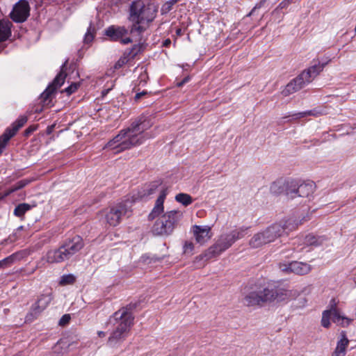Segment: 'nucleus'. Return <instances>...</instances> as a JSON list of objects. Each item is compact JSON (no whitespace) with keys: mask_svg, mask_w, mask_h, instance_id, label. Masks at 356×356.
Here are the masks:
<instances>
[{"mask_svg":"<svg viewBox=\"0 0 356 356\" xmlns=\"http://www.w3.org/2000/svg\"><path fill=\"white\" fill-rule=\"evenodd\" d=\"M152 126L149 121L139 119L133 122L127 129L120 132L111 140L106 147L119 153L133 147L143 144L149 136L145 131Z\"/></svg>","mask_w":356,"mask_h":356,"instance_id":"nucleus-1","label":"nucleus"},{"mask_svg":"<svg viewBox=\"0 0 356 356\" xmlns=\"http://www.w3.org/2000/svg\"><path fill=\"white\" fill-rule=\"evenodd\" d=\"M157 7L154 3L145 5L141 0L132 2L130 6L129 20L133 23L131 33H143L156 15Z\"/></svg>","mask_w":356,"mask_h":356,"instance_id":"nucleus-2","label":"nucleus"},{"mask_svg":"<svg viewBox=\"0 0 356 356\" xmlns=\"http://www.w3.org/2000/svg\"><path fill=\"white\" fill-rule=\"evenodd\" d=\"M247 227H239L228 233L220 234L216 243L210 246L203 254L195 257V261L202 259L208 261L216 257L229 249L237 240L243 238L247 232Z\"/></svg>","mask_w":356,"mask_h":356,"instance_id":"nucleus-3","label":"nucleus"},{"mask_svg":"<svg viewBox=\"0 0 356 356\" xmlns=\"http://www.w3.org/2000/svg\"><path fill=\"white\" fill-rule=\"evenodd\" d=\"M325 63H321L318 60H314L312 65L307 69L303 70L298 76L292 79L282 90V94L289 96L296 92L312 81L323 71Z\"/></svg>","mask_w":356,"mask_h":356,"instance_id":"nucleus-4","label":"nucleus"},{"mask_svg":"<svg viewBox=\"0 0 356 356\" xmlns=\"http://www.w3.org/2000/svg\"><path fill=\"white\" fill-rule=\"evenodd\" d=\"M113 318L115 321V329L108 339V343L110 346H113L127 338L134 321L132 314L124 308L115 312Z\"/></svg>","mask_w":356,"mask_h":356,"instance_id":"nucleus-5","label":"nucleus"},{"mask_svg":"<svg viewBox=\"0 0 356 356\" xmlns=\"http://www.w3.org/2000/svg\"><path fill=\"white\" fill-rule=\"evenodd\" d=\"M132 202L126 200L112 207L107 208L102 212L106 223L112 227L118 225L123 217H129L131 215Z\"/></svg>","mask_w":356,"mask_h":356,"instance_id":"nucleus-6","label":"nucleus"},{"mask_svg":"<svg viewBox=\"0 0 356 356\" xmlns=\"http://www.w3.org/2000/svg\"><path fill=\"white\" fill-rule=\"evenodd\" d=\"M283 234L281 222L274 223L265 229L255 234L250 240L249 245L252 248H257L267 243L273 242Z\"/></svg>","mask_w":356,"mask_h":356,"instance_id":"nucleus-7","label":"nucleus"},{"mask_svg":"<svg viewBox=\"0 0 356 356\" xmlns=\"http://www.w3.org/2000/svg\"><path fill=\"white\" fill-rule=\"evenodd\" d=\"M268 287H263L255 284L249 288L244 296V304L248 307L259 305L261 303L268 302L270 296Z\"/></svg>","mask_w":356,"mask_h":356,"instance_id":"nucleus-8","label":"nucleus"},{"mask_svg":"<svg viewBox=\"0 0 356 356\" xmlns=\"http://www.w3.org/2000/svg\"><path fill=\"white\" fill-rule=\"evenodd\" d=\"M177 220V212L171 211L163 215L152 227V232L154 235H168L173 231Z\"/></svg>","mask_w":356,"mask_h":356,"instance_id":"nucleus-9","label":"nucleus"},{"mask_svg":"<svg viewBox=\"0 0 356 356\" xmlns=\"http://www.w3.org/2000/svg\"><path fill=\"white\" fill-rule=\"evenodd\" d=\"M279 268L286 275L293 273L298 275H307L312 269L311 265L309 264L299 261L280 263Z\"/></svg>","mask_w":356,"mask_h":356,"instance_id":"nucleus-10","label":"nucleus"},{"mask_svg":"<svg viewBox=\"0 0 356 356\" xmlns=\"http://www.w3.org/2000/svg\"><path fill=\"white\" fill-rule=\"evenodd\" d=\"M29 14L30 7L28 1L20 0L14 6L10 16L15 22L22 23L26 20Z\"/></svg>","mask_w":356,"mask_h":356,"instance_id":"nucleus-11","label":"nucleus"},{"mask_svg":"<svg viewBox=\"0 0 356 356\" xmlns=\"http://www.w3.org/2000/svg\"><path fill=\"white\" fill-rule=\"evenodd\" d=\"M26 122L27 118L26 116H21L13 124L12 128H8L6 130L4 134L0 137V154L3 152L10 138L15 136L19 129L23 127Z\"/></svg>","mask_w":356,"mask_h":356,"instance_id":"nucleus-12","label":"nucleus"},{"mask_svg":"<svg viewBox=\"0 0 356 356\" xmlns=\"http://www.w3.org/2000/svg\"><path fill=\"white\" fill-rule=\"evenodd\" d=\"M211 228L209 225H193L191 232L197 243L200 245H204L211 238Z\"/></svg>","mask_w":356,"mask_h":356,"instance_id":"nucleus-13","label":"nucleus"},{"mask_svg":"<svg viewBox=\"0 0 356 356\" xmlns=\"http://www.w3.org/2000/svg\"><path fill=\"white\" fill-rule=\"evenodd\" d=\"M106 35L113 41L120 40L122 44H127L131 42L129 37H125L128 33V29L124 26H114L108 27L106 31Z\"/></svg>","mask_w":356,"mask_h":356,"instance_id":"nucleus-14","label":"nucleus"},{"mask_svg":"<svg viewBox=\"0 0 356 356\" xmlns=\"http://www.w3.org/2000/svg\"><path fill=\"white\" fill-rule=\"evenodd\" d=\"M62 246L64 248L63 250L68 259L82 249L83 247V239L80 236H76Z\"/></svg>","mask_w":356,"mask_h":356,"instance_id":"nucleus-15","label":"nucleus"},{"mask_svg":"<svg viewBox=\"0 0 356 356\" xmlns=\"http://www.w3.org/2000/svg\"><path fill=\"white\" fill-rule=\"evenodd\" d=\"M65 74L63 72H60L54 79L52 83L49 85L47 89L41 94V99L46 102L51 95L56 90V88L60 87L65 81Z\"/></svg>","mask_w":356,"mask_h":356,"instance_id":"nucleus-16","label":"nucleus"},{"mask_svg":"<svg viewBox=\"0 0 356 356\" xmlns=\"http://www.w3.org/2000/svg\"><path fill=\"white\" fill-rule=\"evenodd\" d=\"M63 248V246H60L58 249L49 250L45 257L46 261L53 264L60 263L67 259Z\"/></svg>","mask_w":356,"mask_h":356,"instance_id":"nucleus-17","label":"nucleus"},{"mask_svg":"<svg viewBox=\"0 0 356 356\" xmlns=\"http://www.w3.org/2000/svg\"><path fill=\"white\" fill-rule=\"evenodd\" d=\"M52 300L51 294H43L40 296L38 301L33 305V311L37 314L45 309Z\"/></svg>","mask_w":356,"mask_h":356,"instance_id":"nucleus-18","label":"nucleus"},{"mask_svg":"<svg viewBox=\"0 0 356 356\" xmlns=\"http://www.w3.org/2000/svg\"><path fill=\"white\" fill-rule=\"evenodd\" d=\"M166 193L164 191H161L159 197L157 198L155 205L152 211V212L149 214V219L153 220L157 216H159L163 211V202L165 198Z\"/></svg>","mask_w":356,"mask_h":356,"instance_id":"nucleus-19","label":"nucleus"},{"mask_svg":"<svg viewBox=\"0 0 356 356\" xmlns=\"http://www.w3.org/2000/svg\"><path fill=\"white\" fill-rule=\"evenodd\" d=\"M315 184L314 182L303 183L300 185L298 184L297 197H308L314 192Z\"/></svg>","mask_w":356,"mask_h":356,"instance_id":"nucleus-20","label":"nucleus"},{"mask_svg":"<svg viewBox=\"0 0 356 356\" xmlns=\"http://www.w3.org/2000/svg\"><path fill=\"white\" fill-rule=\"evenodd\" d=\"M309 220V216H304L301 220H298L294 218H289L287 219L284 224H282V227H283V234L291 232L295 230L299 225H301L304 221H307Z\"/></svg>","mask_w":356,"mask_h":356,"instance_id":"nucleus-21","label":"nucleus"},{"mask_svg":"<svg viewBox=\"0 0 356 356\" xmlns=\"http://www.w3.org/2000/svg\"><path fill=\"white\" fill-rule=\"evenodd\" d=\"M12 26L9 20H0V42L6 40L11 35Z\"/></svg>","mask_w":356,"mask_h":356,"instance_id":"nucleus-22","label":"nucleus"},{"mask_svg":"<svg viewBox=\"0 0 356 356\" xmlns=\"http://www.w3.org/2000/svg\"><path fill=\"white\" fill-rule=\"evenodd\" d=\"M268 292L270 296V300L268 302H272L274 300L277 301H282L284 300L288 297V291L284 289L281 288H274L270 289L268 288Z\"/></svg>","mask_w":356,"mask_h":356,"instance_id":"nucleus-23","label":"nucleus"},{"mask_svg":"<svg viewBox=\"0 0 356 356\" xmlns=\"http://www.w3.org/2000/svg\"><path fill=\"white\" fill-rule=\"evenodd\" d=\"M298 183L294 180L284 181V193L289 198L293 199L297 197Z\"/></svg>","mask_w":356,"mask_h":356,"instance_id":"nucleus-24","label":"nucleus"},{"mask_svg":"<svg viewBox=\"0 0 356 356\" xmlns=\"http://www.w3.org/2000/svg\"><path fill=\"white\" fill-rule=\"evenodd\" d=\"M332 321L343 327H346L350 324V323L353 321V319L346 316H341L339 311L334 308L333 309Z\"/></svg>","mask_w":356,"mask_h":356,"instance_id":"nucleus-25","label":"nucleus"},{"mask_svg":"<svg viewBox=\"0 0 356 356\" xmlns=\"http://www.w3.org/2000/svg\"><path fill=\"white\" fill-rule=\"evenodd\" d=\"M23 257L22 252L14 253L2 260H0V269L7 268L13 264L15 261L19 260Z\"/></svg>","mask_w":356,"mask_h":356,"instance_id":"nucleus-26","label":"nucleus"},{"mask_svg":"<svg viewBox=\"0 0 356 356\" xmlns=\"http://www.w3.org/2000/svg\"><path fill=\"white\" fill-rule=\"evenodd\" d=\"M349 344V340L348 339L346 332H342L341 333V339L337 341V347L334 350L339 353L346 354V349Z\"/></svg>","mask_w":356,"mask_h":356,"instance_id":"nucleus-27","label":"nucleus"},{"mask_svg":"<svg viewBox=\"0 0 356 356\" xmlns=\"http://www.w3.org/2000/svg\"><path fill=\"white\" fill-rule=\"evenodd\" d=\"M319 114H320L319 112H318L316 110L314 109V110H309V111H303V112L296 113L291 115L285 116L282 118L285 120L290 117H292L293 119L296 120V119H300V118H306L307 116H318Z\"/></svg>","mask_w":356,"mask_h":356,"instance_id":"nucleus-28","label":"nucleus"},{"mask_svg":"<svg viewBox=\"0 0 356 356\" xmlns=\"http://www.w3.org/2000/svg\"><path fill=\"white\" fill-rule=\"evenodd\" d=\"M270 191L275 195L284 193V181L282 180L274 181L270 187Z\"/></svg>","mask_w":356,"mask_h":356,"instance_id":"nucleus-29","label":"nucleus"},{"mask_svg":"<svg viewBox=\"0 0 356 356\" xmlns=\"http://www.w3.org/2000/svg\"><path fill=\"white\" fill-rule=\"evenodd\" d=\"M32 208V206L26 204L22 203L17 205L14 210V215L17 217H22L24 215V213L29 211Z\"/></svg>","mask_w":356,"mask_h":356,"instance_id":"nucleus-30","label":"nucleus"},{"mask_svg":"<svg viewBox=\"0 0 356 356\" xmlns=\"http://www.w3.org/2000/svg\"><path fill=\"white\" fill-rule=\"evenodd\" d=\"M333 317V309L331 310H326L323 312L321 325L324 327H329L330 325V319Z\"/></svg>","mask_w":356,"mask_h":356,"instance_id":"nucleus-31","label":"nucleus"},{"mask_svg":"<svg viewBox=\"0 0 356 356\" xmlns=\"http://www.w3.org/2000/svg\"><path fill=\"white\" fill-rule=\"evenodd\" d=\"M193 202V199L190 195L179 193V204H181L184 207H187L191 204Z\"/></svg>","mask_w":356,"mask_h":356,"instance_id":"nucleus-32","label":"nucleus"},{"mask_svg":"<svg viewBox=\"0 0 356 356\" xmlns=\"http://www.w3.org/2000/svg\"><path fill=\"white\" fill-rule=\"evenodd\" d=\"M145 47L143 44H137L133 46L128 53V56L131 58H134L136 55L143 51Z\"/></svg>","mask_w":356,"mask_h":356,"instance_id":"nucleus-33","label":"nucleus"},{"mask_svg":"<svg viewBox=\"0 0 356 356\" xmlns=\"http://www.w3.org/2000/svg\"><path fill=\"white\" fill-rule=\"evenodd\" d=\"M194 244L191 241H186L183 245V254L191 256L193 254Z\"/></svg>","mask_w":356,"mask_h":356,"instance_id":"nucleus-34","label":"nucleus"},{"mask_svg":"<svg viewBox=\"0 0 356 356\" xmlns=\"http://www.w3.org/2000/svg\"><path fill=\"white\" fill-rule=\"evenodd\" d=\"M74 281L75 277L72 274H69L63 275L59 283L60 285H65L72 284Z\"/></svg>","mask_w":356,"mask_h":356,"instance_id":"nucleus-35","label":"nucleus"},{"mask_svg":"<svg viewBox=\"0 0 356 356\" xmlns=\"http://www.w3.org/2000/svg\"><path fill=\"white\" fill-rule=\"evenodd\" d=\"M318 238H316L314 235L308 234L305 236V242L307 245H318L320 243L318 242Z\"/></svg>","mask_w":356,"mask_h":356,"instance_id":"nucleus-36","label":"nucleus"},{"mask_svg":"<svg viewBox=\"0 0 356 356\" xmlns=\"http://www.w3.org/2000/svg\"><path fill=\"white\" fill-rule=\"evenodd\" d=\"M129 60V56L128 55L124 54L123 56H122L115 64V69H119L125 64L128 63Z\"/></svg>","mask_w":356,"mask_h":356,"instance_id":"nucleus-37","label":"nucleus"},{"mask_svg":"<svg viewBox=\"0 0 356 356\" xmlns=\"http://www.w3.org/2000/svg\"><path fill=\"white\" fill-rule=\"evenodd\" d=\"M29 183V181L27 179H23L20 180L18 182H17L14 186H13L11 188L15 191H17L19 189H22L24 186H26Z\"/></svg>","mask_w":356,"mask_h":356,"instance_id":"nucleus-38","label":"nucleus"},{"mask_svg":"<svg viewBox=\"0 0 356 356\" xmlns=\"http://www.w3.org/2000/svg\"><path fill=\"white\" fill-rule=\"evenodd\" d=\"M79 87V83H72L70 86L65 88V92H66L68 95H70L71 94L76 91Z\"/></svg>","mask_w":356,"mask_h":356,"instance_id":"nucleus-39","label":"nucleus"},{"mask_svg":"<svg viewBox=\"0 0 356 356\" xmlns=\"http://www.w3.org/2000/svg\"><path fill=\"white\" fill-rule=\"evenodd\" d=\"M94 38V35L91 32V26L88 29L87 32L86 33L83 38V41L85 43H90Z\"/></svg>","mask_w":356,"mask_h":356,"instance_id":"nucleus-40","label":"nucleus"},{"mask_svg":"<svg viewBox=\"0 0 356 356\" xmlns=\"http://www.w3.org/2000/svg\"><path fill=\"white\" fill-rule=\"evenodd\" d=\"M70 320V316L69 314L63 315L59 321L60 325H65L69 323Z\"/></svg>","mask_w":356,"mask_h":356,"instance_id":"nucleus-41","label":"nucleus"},{"mask_svg":"<svg viewBox=\"0 0 356 356\" xmlns=\"http://www.w3.org/2000/svg\"><path fill=\"white\" fill-rule=\"evenodd\" d=\"M292 1H293V0H284L280 3V4L278 5V8H280V9L286 8L292 3Z\"/></svg>","mask_w":356,"mask_h":356,"instance_id":"nucleus-42","label":"nucleus"},{"mask_svg":"<svg viewBox=\"0 0 356 356\" xmlns=\"http://www.w3.org/2000/svg\"><path fill=\"white\" fill-rule=\"evenodd\" d=\"M14 193V190L10 188V189L7 190L3 194L0 195V200L8 196L11 193Z\"/></svg>","mask_w":356,"mask_h":356,"instance_id":"nucleus-43","label":"nucleus"},{"mask_svg":"<svg viewBox=\"0 0 356 356\" xmlns=\"http://www.w3.org/2000/svg\"><path fill=\"white\" fill-rule=\"evenodd\" d=\"M190 76H186V77H184V79L181 82H179V87L183 84L187 83L190 80Z\"/></svg>","mask_w":356,"mask_h":356,"instance_id":"nucleus-44","label":"nucleus"},{"mask_svg":"<svg viewBox=\"0 0 356 356\" xmlns=\"http://www.w3.org/2000/svg\"><path fill=\"white\" fill-rule=\"evenodd\" d=\"M36 129V127H29L26 130V132L27 134H29V133H31L33 132V131H35Z\"/></svg>","mask_w":356,"mask_h":356,"instance_id":"nucleus-45","label":"nucleus"},{"mask_svg":"<svg viewBox=\"0 0 356 356\" xmlns=\"http://www.w3.org/2000/svg\"><path fill=\"white\" fill-rule=\"evenodd\" d=\"M332 356H346V354L334 350Z\"/></svg>","mask_w":356,"mask_h":356,"instance_id":"nucleus-46","label":"nucleus"},{"mask_svg":"<svg viewBox=\"0 0 356 356\" xmlns=\"http://www.w3.org/2000/svg\"><path fill=\"white\" fill-rule=\"evenodd\" d=\"M145 94H146V92H142L137 93V94L136 95V96H135V99H140V97H141L142 95H145Z\"/></svg>","mask_w":356,"mask_h":356,"instance_id":"nucleus-47","label":"nucleus"},{"mask_svg":"<svg viewBox=\"0 0 356 356\" xmlns=\"http://www.w3.org/2000/svg\"><path fill=\"white\" fill-rule=\"evenodd\" d=\"M145 94H146V92H142L137 93V94L136 95V96H135V99H140V97H141L142 95H145Z\"/></svg>","mask_w":356,"mask_h":356,"instance_id":"nucleus-48","label":"nucleus"},{"mask_svg":"<svg viewBox=\"0 0 356 356\" xmlns=\"http://www.w3.org/2000/svg\"><path fill=\"white\" fill-rule=\"evenodd\" d=\"M145 94H146V92H142L137 93V94L136 95V96H135V99H140V97H141L142 95H145Z\"/></svg>","mask_w":356,"mask_h":356,"instance_id":"nucleus-49","label":"nucleus"},{"mask_svg":"<svg viewBox=\"0 0 356 356\" xmlns=\"http://www.w3.org/2000/svg\"><path fill=\"white\" fill-rule=\"evenodd\" d=\"M54 127V125H52V126H50V127H47V134H50L51 133V131H52V130H53Z\"/></svg>","mask_w":356,"mask_h":356,"instance_id":"nucleus-50","label":"nucleus"},{"mask_svg":"<svg viewBox=\"0 0 356 356\" xmlns=\"http://www.w3.org/2000/svg\"><path fill=\"white\" fill-rule=\"evenodd\" d=\"M97 334L99 337H104L106 336V333L103 331H99Z\"/></svg>","mask_w":356,"mask_h":356,"instance_id":"nucleus-51","label":"nucleus"},{"mask_svg":"<svg viewBox=\"0 0 356 356\" xmlns=\"http://www.w3.org/2000/svg\"><path fill=\"white\" fill-rule=\"evenodd\" d=\"M170 43H171L170 40L167 39V40H165L164 41V42H163V45H164V46H168V45H169Z\"/></svg>","mask_w":356,"mask_h":356,"instance_id":"nucleus-52","label":"nucleus"},{"mask_svg":"<svg viewBox=\"0 0 356 356\" xmlns=\"http://www.w3.org/2000/svg\"><path fill=\"white\" fill-rule=\"evenodd\" d=\"M175 199L176 201H178V194H177L175 196Z\"/></svg>","mask_w":356,"mask_h":356,"instance_id":"nucleus-53","label":"nucleus"},{"mask_svg":"<svg viewBox=\"0 0 356 356\" xmlns=\"http://www.w3.org/2000/svg\"><path fill=\"white\" fill-rule=\"evenodd\" d=\"M153 193V189H152V188H151L148 193H149V194H151V193Z\"/></svg>","mask_w":356,"mask_h":356,"instance_id":"nucleus-54","label":"nucleus"},{"mask_svg":"<svg viewBox=\"0 0 356 356\" xmlns=\"http://www.w3.org/2000/svg\"><path fill=\"white\" fill-rule=\"evenodd\" d=\"M175 33H176V34H178V29H177V30L175 31Z\"/></svg>","mask_w":356,"mask_h":356,"instance_id":"nucleus-55","label":"nucleus"}]
</instances>
